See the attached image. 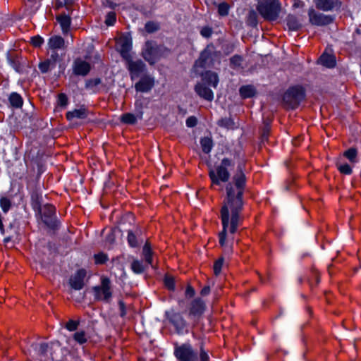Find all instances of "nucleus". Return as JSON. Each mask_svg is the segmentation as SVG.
<instances>
[{"label": "nucleus", "mask_w": 361, "mask_h": 361, "mask_svg": "<svg viewBox=\"0 0 361 361\" xmlns=\"http://www.w3.org/2000/svg\"><path fill=\"white\" fill-rule=\"evenodd\" d=\"M205 304L200 298L193 300L189 308V317L196 321L203 314Z\"/></svg>", "instance_id": "nucleus-9"}, {"label": "nucleus", "mask_w": 361, "mask_h": 361, "mask_svg": "<svg viewBox=\"0 0 361 361\" xmlns=\"http://www.w3.org/2000/svg\"><path fill=\"white\" fill-rule=\"evenodd\" d=\"M233 180L226 187L227 197L221 209L223 230L219 233V243L221 247L226 245L227 229L229 228L231 234L235 233L240 221L239 214L243 209V195L246 183V177L241 165L238 166Z\"/></svg>", "instance_id": "nucleus-1"}, {"label": "nucleus", "mask_w": 361, "mask_h": 361, "mask_svg": "<svg viewBox=\"0 0 361 361\" xmlns=\"http://www.w3.org/2000/svg\"><path fill=\"white\" fill-rule=\"evenodd\" d=\"M164 284L168 290H174L175 289V281L174 278L170 275H166L164 278Z\"/></svg>", "instance_id": "nucleus-41"}, {"label": "nucleus", "mask_w": 361, "mask_h": 361, "mask_svg": "<svg viewBox=\"0 0 361 361\" xmlns=\"http://www.w3.org/2000/svg\"><path fill=\"white\" fill-rule=\"evenodd\" d=\"M30 42L34 47H39L44 43V39L39 35H37L31 37Z\"/></svg>", "instance_id": "nucleus-48"}, {"label": "nucleus", "mask_w": 361, "mask_h": 361, "mask_svg": "<svg viewBox=\"0 0 361 361\" xmlns=\"http://www.w3.org/2000/svg\"><path fill=\"white\" fill-rule=\"evenodd\" d=\"M79 325L78 321H75L73 319H70L66 324V328L70 331H75L78 329V326Z\"/></svg>", "instance_id": "nucleus-49"}, {"label": "nucleus", "mask_w": 361, "mask_h": 361, "mask_svg": "<svg viewBox=\"0 0 361 361\" xmlns=\"http://www.w3.org/2000/svg\"><path fill=\"white\" fill-rule=\"evenodd\" d=\"M145 30L148 33H153L159 30V24L154 21H148L146 23L145 26Z\"/></svg>", "instance_id": "nucleus-37"}, {"label": "nucleus", "mask_w": 361, "mask_h": 361, "mask_svg": "<svg viewBox=\"0 0 361 361\" xmlns=\"http://www.w3.org/2000/svg\"><path fill=\"white\" fill-rule=\"evenodd\" d=\"M228 10L229 6L228 4L225 2L221 3L218 6V12L222 16H227L228 14Z\"/></svg>", "instance_id": "nucleus-46"}, {"label": "nucleus", "mask_w": 361, "mask_h": 361, "mask_svg": "<svg viewBox=\"0 0 361 361\" xmlns=\"http://www.w3.org/2000/svg\"><path fill=\"white\" fill-rule=\"evenodd\" d=\"M121 121L126 124H135L137 122L136 116L130 113H126L122 115Z\"/></svg>", "instance_id": "nucleus-35"}, {"label": "nucleus", "mask_w": 361, "mask_h": 361, "mask_svg": "<svg viewBox=\"0 0 361 361\" xmlns=\"http://www.w3.org/2000/svg\"><path fill=\"white\" fill-rule=\"evenodd\" d=\"M243 57L240 55H234L230 59V66L232 68H236L241 66Z\"/></svg>", "instance_id": "nucleus-38"}, {"label": "nucleus", "mask_w": 361, "mask_h": 361, "mask_svg": "<svg viewBox=\"0 0 361 361\" xmlns=\"http://www.w3.org/2000/svg\"><path fill=\"white\" fill-rule=\"evenodd\" d=\"M159 53V59L164 56H167L170 54V50L164 45H157Z\"/></svg>", "instance_id": "nucleus-51"}, {"label": "nucleus", "mask_w": 361, "mask_h": 361, "mask_svg": "<svg viewBox=\"0 0 361 361\" xmlns=\"http://www.w3.org/2000/svg\"><path fill=\"white\" fill-rule=\"evenodd\" d=\"M167 319L169 323L173 326L174 331L176 333L180 332L179 324L180 322V314L174 310H170L166 312Z\"/></svg>", "instance_id": "nucleus-17"}, {"label": "nucleus", "mask_w": 361, "mask_h": 361, "mask_svg": "<svg viewBox=\"0 0 361 361\" xmlns=\"http://www.w3.org/2000/svg\"><path fill=\"white\" fill-rule=\"evenodd\" d=\"M116 20V15L114 11L109 12L106 16L105 24L108 26L114 25Z\"/></svg>", "instance_id": "nucleus-42"}, {"label": "nucleus", "mask_w": 361, "mask_h": 361, "mask_svg": "<svg viewBox=\"0 0 361 361\" xmlns=\"http://www.w3.org/2000/svg\"><path fill=\"white\" fill-rule=\"evenodd\" d=\"M319 63L326 68H333L336 65L335 57L333 55L323 54L319 59Z\"/></svg>", "instance_id": "nucleus-24"}, {"label": "nucleus", "mask_w": 361, "mask_h": 361, "mask_svg": "<svg viewBox=\"0 0 361 361\" xmlns=\"http://www.w3.org/2000/svg\"><path fill=\"white\" fill-rule=\"evenodd\" d=\"M128 243L130 246L133 247H135L138 246V242L137 240V238L135 235L131 231H129L128 233Z\"/></svg>", "instance_id": "nucleus-44"}, {"label": "nucleus", "mask_w": 361, "mask_h": 361, "mask_svg": "<svg viewBox=\"0 0 361 361\" xmlns=\"http://www.w3.org/2000/svg\"><path fill=\"white\" fill-rule=\"evenodd\" d=\"M195 92L197 94L207 101H212L214 99L213 92L203 84H197L195 86Z\"/></svg>", "instance_id": "nucleus-19"}, {"label": "nucleus", "mask_w": 361, "mask_h": 361, "mask_svg": "<svg viewBox=\"0 0 361 361\" xmlns=\"http://www.w3.org/2000/svg\"><path fill=\"white\" fill-rule=\"evenodd\" d=\"M247 24L251 27H255L257 25V13L252 10L249 12L247 18Z\"/></svg>", "instance_id": "nucleus-36"}, {"label": "nucleus", "mask_w": 361, "mask_h": 361, "mask_svg": "<svg viewBox=\"0 0 361 361\" xmlns=\"http://www.w3.org/2000/svg\"><path fill=\"white\" fill-rule=\"evenodd\" d=\"M305 93L302 87L296 86L289 88L283 94V101L287 108L295 109L305 99Z\"/></svg>", "instance_id": "nucleus-5"}, {"label": "nucleus", "mask_w": 361, "mask_h": 361, "mask_svg": "<svg viewBox=\"0 0 361 361\" xmlns=\"http://www.w3.org/2000/svg\"><path fill=\"white\" fill-rule=\"evenodd\" d=\"M48 47L51 51H56V49H64L65 41L63 37L54 35L49 38L48 41Z\"/></svg>", "instance_id": "nucleus-20"}, {"label": "nucleus", "mask_w": 361, "mask_h": 361, "mask_svg": "<svg viewBox=\"0 0 361 361\" xmlns=\"http://www.w3.org/2000/svg\"><path fill=\"white\" fill-rule=\"evenodd\" d=\"M309 21L312 25L317 26H325L334 21V17L315 11L314 8L308 11Z\"/></svg>", "instance_id": "nucleus-6"}, {"label": "nucleus", "mask_w": 361, "mask_h": 361, "mask_svg": "<svg viewBox=\"0 0 361 361\" xmlns=\"http://www.w3.org/2000/svg\"><path fill=\"white\" fill-rule=\"evenodd\" d=\"M92 289L96 300L106 303L111 302L113 290L111 280L108 277L102 276L100 285L94 286Z\"/></svg>", "instance_id": "nucleus-3"}, {"label": "nucleus", "mask_w": 361, "mask_h": 361, "mask_svg": "<svg viewBox=\"0 0 361 361\" xmlns=\"http://www.w3.org/2000/svg\"><path fill=\"white\" fill-rule=\"evenodd\" d=\"M60 60L59 54L56 51H51L49 59L39 63V69L42 73H46L56 67V63Z\"/></svg>", "instance_id": "nucleus-11"}, {"label": "nucleus", "mask_w": 361, "mask_h": 361, "mask_svg": "<svg viewBox=\"0 0 361 361\" xmlns=\"http://www.w3.org/2000/svg\"><path fill=\"white\" fill-rule=\"evenodd\" d=\"M142 56L151 65L154 64L159 59L156 42L148 41L145 43Z\"/></svg>", "instance_id": "nucleus-7"}, {"label": "nucleus", "mask_w": 361, "mask_h": 361, "mask_svg": "<svg viewBox=\"0 0 361 361\" xmlns=\"http://www.w3.org/2000/svg\"><path fill=\"white\" fill-rule=\"evenodd\" d=\"M58 104L61 106L65 107L68 104V97L66 94L60 93L58 95Z\"/></svg>", "instance_id": "nucleus-52"}, {"label": "nucleus", "mask_w": 361, "mask_h": 361, "mask_svg": "<svg viewBox=\"0 0 361 361\" xmlns=\"http://www.w3.org/2000/svg\"><path fill=\"white\" fill-rule=\"evenodd\" d=\"M88 114V110L84 106H82L80 109H75L73 111H68L66 114V118L69 121L75 118L84 119L87 117Z\"/></svg>", "instance_id": "nucleus-18"}, {"label": "nucleus", "mask_w": 361, "mask_h": 361, "mask_svg": "<svg viewBox=\"0 0 361 361\" xmlns=\"http://www.w3.org/2000/svg\"><path fill=\"white\" fill-rule=\"evenodd\" d=\"M197 353L189 343L182 344V361H197Z\"/></svg>", "instance_id": "nucleus-15"}, {"label": "nucleus", "mask_w": 361, "mask_h": 361, "mask_svg": "<svg viewBox=\"0 0 361 361\" xmlns=\"http://www.w3.org/2000/svg\"><path fill=\"white\" fill-rule=\"evenodd\" d=\"M175 355L176 358L180 361V347H176L175 349Z\"/></svg>", "instance_id": "nucleus-63"}, {"label": "nucleus", "mask_w": 361, "mask_h": 361, "mask_svg": "<svg viewBox=\"0 0 361 361\" xmlns=\"http://www.w3.org/2000/svg\"><path fill=\"white\" fill-rule=\"evenodd\" d=\"M257 10L266 20L272 21L279 17L281 5L278 0L259 1Z\"/></svg>", "instance_id": "nucleus-4"}, {"label": "nucleus", "mask_w": 361, "mask_h": 361, "mask_svg": "<svg viewBox=\"0 0 361 361\" xmlns=\"http://www.w3.org/2000/svg\"><path fill=\"white\" fill-rule=\"evenodd\" d=\"M0 207L4 213H7L11 207V201L6 197L0 199Z\"/></svg>", "instance_id": "nucleus-39"}, {"label": "nucleus", "mask_w": 361, "mask_h": 361, "mask_svg": "<svg viewBox=\"0 0 361 361\" xmlns=\"http://www.w3.org/2000/svg\"><path fill=\"white\" fill-rule=\"evenodd\" d=\"M73 339L80 345L85 343L87 341L86 334L84 331L75 332L73 334Z\"/></svg>", "instance_id": "nucleus-33"}, {"label": "nucleus", "mask_w": 361, "mask_h": 361, "mask_svg": "<svg viewBox=\"0 0 361 361\" xmlns=\"http://www.w3.org/2000/svg\"><path fill=\"white\" fill-rule=\"evenodd\" d=\"M56 20L60 24L63 33L66 34L71 26V18L66 14H61L56 17Z\"/></svg>", "instance_id": "nucleus-23"}, {"label": "nucleus", "mask_w": 361, "mask_h": 361, "mask_svg": "<svg viewBox=\"0 0 361 361\" xmlns=\"http://www.w3.org/2000/svg\"><path fill=\"white\" fill-rule=\"evenodd\" d=\"M240 94L243 98H250L255 94V89L252 85H245L240 88Z\"/></svg>", "instance_id": "nucleus-28"}, {"label": "nucleus", "mask_w": 361, "mask_h": 361, "mask_svg": "<svg viewBox=\"0 0 361 361\" xmlns=\"http://www.w3.org/2000/svg\"><path fill=\"white\" fill-rule=\"evenodd\" d=\"M209 175L212 180V185H220V181L227 182L230 177V173L227 169H224L220 166L216 168V173L212 170L209 171Z\"/></svg>", "instance_id": "nucleus-8"}, {"label": "nucleus", "mask_w": 361, "mask_h": 361, "mask_svg": "<svg viewBox=\"0 0 361 361\" xmlns=\"http://www.w3.org/2000/svg\"><path fill=\"white\" fill-rule=\"evenodd\" d=\"M8 100L11 106L16 109L21 108L23 104L22 97L16 92H12L8 97Z\"/></svg>", "instance_id": "nucleus-27"}, {"label": "nucleus", "mask_w": 361, "mask_h": 361, "mask_svg": "<svg viewBox=\"0 0 361 361\" xmlns=\"http://www.w3.org/2000/svg\"><path fill=\"white\" fill-rule=\"evenodd\" d=\"M142 253L145 257V262L149 264H152V252L151 250L150 245L147 242L145 243V245L143 247Z\"/></svg>", "instance_id": "nucleus-32"}, {"label": "nucleus", "mask_w": 361, "mask_h": 361, "mask_svg": "<svg viewBox=\"0 0 361 361\" xmlns=\"http://www.w3.org/2000/svg\"><path fill=\"white\" fill-rule=\"evenodd\" d=\"M91 67L89 63L77 59L74 61L73 72L77 75L85 76L90 71Z\"/></svg>", "instance_id": "nucleus-14"}, {"label": "nucleus", "mask_w": 361, "mask_h": 361, "mask_svg": "<svg viewBox=\"0 0 361 361\" xmlns=\"http://www.w3.org/2000/svg\"><path fill=\"white\" fill-rule=\"evenodd\" d=\"M145 64L141 61H128V70L132 75H138L145 70Z\"/></svg>", "instance_id": "nucleus-21"}, {"label": "nucleus", "mask_w": 361, "mask_h": 361, "mask_svg": "<svg viewBox=\"0 0 361 361\" xmlns=\"http://www.w3.org/2000/svg\"><path fill=\"white\" fill-rule=\"evenodd\" d=\"M224 264V258H219L216 260L214 264V272L216 276H218L221 271V268Z\"/></svg>", "instance_id": "nucleus-47"}, {"label": "nucleus", "mask_w": 361, "mask_h": 361, "mask_svg": "<svg viewBox=\"0 0 361 361\" xmlns=\"http://www.w3.org/2000/svg\"><path fill=\"white\" fill-rule=\"evenodd\" d=\"M42 195L37 190H34L31 193V205L32 209L36 212L40 209L42 205Z\"/></svg>", "instance_id": "nucleus-22"}, {"label": "nucleus", "mask_w": 361, "mask_h": 361, "mask_svg": "<svg viewBox=\"0 0 361 361\" xmlns=\"http://www.w3.org/2000/svg\"><path fill=\"white\" fill-rule=\"evenodd\" d=\"M316 8L323 11H332L338 10L341 6L339 0H314Z\"/></svg>", "instance_id": "nucleus-10"}, {"label": "nucleus", "mask_w": 361, "mask_h": 361, "mask_svg": "<svg viewBox=\"0 0 361 361\" xmlns=\"http://www.w3.org/2000/svg\"><path fill=\"white\" fill-rule=\"evenodd\" d=\"M357 154V151L355 148H350L346 150L343 155L352 163L356 162V157Z\"/></svg>", "instance_id": "nucleus-34"}, {"label": "nucleus", "mask_w": 361, "mask_h": 361, "mask_svg": "<svg viewBox=\"0 0 361 361\" xmlns=\"http://www.w3.org/2000/svg\"><path fill=\"white\" fill-rule=\"evenodd\" d=\"M270 131V126L268 123H264V126L262 128V132L261 135V142H264L265 141H267L268 137L269 135Z\"/></svg>", "instance_id": "nucleus-45"}, {"label": "nucleus", "mask_w": 361, "mask_h": 361, "mask_svg": "<svg viewBox=\"0 0 361 361\" xmlns=\"http://www.w3.org/2000/svg\"><path fill=\"white\" fill-rule=\"evenodd\" d=\"M233 163L232 161L228 158H224L221 161V167H223L224 169H227L228 166H232Z\"/></svg>", "instance_id": "nucleus-59"}, {"label": "nucleus", "mask_w": 361, "mask_h": 361, "mask_svg": "<svg viewBox=\"0 0 361 361\" xmlns=\"http://www.w3.org/2000/svg\"><path fill=\"white\" fill-rule=\"evenodd\" d=\"M130 268L134 273L137 274L143 273L145 270V266L142 262L137 259H134L131 262Z\"/></svg>", "instance_id": "nucleus-30"}, {"label": "nucleus", "mask_w": 361, "mask_h": 361, "mask_svg": "<svg viewBox=\"0 0 361 361\" xmlns=\"http://www.w3.org/2000/svg\"><path fill=\"white\" fill-rule=\"evenodd\" d=\"M86 276V271L83 269L78 270L69 279V283L72 288L81 290L84 286V279Z\"/></svg>", "instance_id": "nucleus-12"}, {"label": "nucleus", "mask_w": 361, "mask_h": 361, "mask_svg": "<svg viewBox=\"0 0 361 361\" xmlns=\"http://www.w3.org/2000/svg\"><path fill=\"white\" fill-rule=\"evenodd\" d=\"M48 349H49L48 343H41L39 345V353L41 355H45L47 353Z\"/></svg>", "instance_id": "nucleus-58"}, {"label": "nucleus", "mask_w": 361, "mask_h": 361, "mask_svg": "<svg viewBox=\"0 0 361 361\" xmlns=\"http://www.w3.org/2000/svg\"><path fill=\"white\" fill-rule=\"evenodd\" d=\"M198 120L195 116H189L185 121L186 126L188 128H193L196 126Z\"/></svg>", "instance_id": "nucleus-53"}, {"label": "nucleus", "mask_w": 361, "mask_h": 361, "mask_svg": "<svg viewBox=\"0 0 361 361\" xmlns=\"http://www.w3.org/2000/svg\"><path fill=\"white\" fill-rule=\"evenodd\" d=\"M210 292V287L209 286H204L201 292H200V294L202 295V296H205V295H207Z\"/></svg>", "instance_id": "nucleus-62"}, {"label": "nucleus", "mask_w": 361, "mask_h": 361, "mask_svg": "<svg viewBox=\"0 0 361 361\" xmlns=\"http://www.w3.org/2000/svg\"><path fill=\"white\" fill-rule=\"evenodd\" d=\"M154 86V80L149 76L142 78L135 85L137 92H149Z\"/></svg>", "instance_id": "nucleus-16"}, {"label": "nucleus", "mask_w": 361, "mask_h": 361, "mask_svg": "<svg viewBox=\"0 0 361 361\" xmlns=\"http://www.w3.org/2000/svg\"><path fill=\"white\" fill-rule=\"evenodd\" d=\"M116 46L117 50L119 51L121 56L128 60L130 58L129 52L132 47L130 39L127 37H122L117 41Z\"/></svg>", "instance_id": "nucleus-13"}, {"label": "nucleus", "mask_w": 361, "mask_h": 361, "mask_svg": "<svg viewBox=\"0 0 361 361\" xmlns=\"http://www.w3.org/2000/svg\"><path fill=\"white\" fill-rule=\"evenodd\" d=\"M101 79L100 78H93V79H90L86 81V84H85V86L87 88H92L95 86H97L98 85H99L101 83Z\"/></svg>", "instance_id": "nucleus-54"}, {"label": "nucleus", "mask_w": 361, "mask_h": 361, "mask_svg": "<svg viewBox=\"0 0 361 361\" xmlns=\"http://www.w3.org/2000/svg\"><path fill=\"white\" fill-rule=\"evenodd\" d=\"M200 33L204 37L209 38L212 34V30L209 27H204L202 28Z\"/></svg>", "instance_id": "nucleus-55"}, {"label": "nucleus", "mask_w": 361, "mask_h": 361, "mask_svg": "<svg viewBox=\"0 0 361 361\" xmlns=\"http://www.w3.org/2000/svg\"><path fill=\"white\" fill-rule=\"evenodd\" d=\"M336 166L338 170L343 174L350 175L353 172L352 168L348 164L337 163Z\"/></svg>", "instance_id": "nucleus-40"}, {"label": "nucleus", "mask_w": 361, "mask_h": 361, "mask_svg": "<svg viewBox=\"0 0 361 361\" xmlns=\"http://www.w3.org/2000/svg\"><path fill=\"white\" fill-rule=\"evenodd\" d=\"M195 294V291L194 288L188 285L185 289V295L186 298H192Z\"/></svg>", "instance_id": "nucleus-56"}, {"label": "nucleus", "mask_w": 361, "mask_h": 361, "mask_svg": "<svg viewBox=\"0 0 361 361\" xmlns=\"http://www.w3.org/2000/svg\"><path fill=\"white\" fill-rule=\"evenodd\" d=\"M96 264H104L108 260V257L104 253H99L94 255Z\"/></svg>", "instance_id": "nucleus-50"}, {"label": "nucleus", "mask_w": 361, "mask_h": 361, "mask_svg": "<svg viewBox=\"0 0 361 361\" xmlns=\"http://www.w3.org/2000/svg\"><path fill=\"white\" fill-rule=\"evenodd\" d=\"M118 306H119V310H120V316L122 317H125L126 314V305H125V303L123 302V301L119 300Z\"/></svg>", "instance_id": "nucleus-57"}, {"label": "nucleus", "mask_w": 361, "mask_h": 361, "mask_svg": "<svg viewBox=\"0 0 361 361\" xmlns=\"http://www.w3.org/2000/svg\"><path fill=\"white\" fill-rule=\"evenodd\" d=\"M35 212L47 228L53 231L59 228V222L56 216L55 207L52 204H45Z\"/></svg>", "instance_id": "nucleus-2"}, {"label": "nucleus", "mask_w": 361, "mask_h": 361, "mask_svg": "<svg viewBox=\"0 0 361 361\" xmlns=\"http://www.w3.org/2000/svg\"><path fill=\"white\" fill-rule=\"evenodd\" d=\"M203 79L208 85L214 88L216 87L219 82L218 75L212 71H207L203 75Z\"/></svg>", "instance_id": "nucleus-25"}, {"label": "nucleus", "mask_w": 361, "mask_h": 361, "mask_svg": "<svg viewBox=\"0 0 361 361\" xmlns=\"http://www.w3.org/2000/svg\"><path fill=\"white\" fill-rule=\"evenodd\" d=\"M106 241L109 243L110 245L113 244L115 241V236L114 231H111L106 237Z\"/></svg>", "instance_id": "nucleus-61"}, {"label": "nucleus", "mask_w": 361, "mask_h": 361, "mask_svg": "<svg viewBox=\"0 0 361 361\" xmlns=\"http://www.w3.org/2000/svg\"><path fill=\"white\" fill-rule=\"evenodd\" d=\"M217 124L219 126L227 129H233L235 127V123L231 118H222L217 121Z\"/></svg>", "instance_id": "nucleus-31"}, {"label": "nucleus", "mask_w": 361, "mask_h": 361, "mask_svg": "<svg viewBox=\"0 0 361 361\" xmlns=\"http://www.w3.org/2000/svg\"><path fill=\"white\" fill-rule=\"evenodd\" d=\"M235 49V45L231 42H226L222 45L221 49L224 54L228 55L231 54Z\"/></svg>", "instance_id": "nucleus-43"}, {"label": "nucleus", "mask_w": 361, "mask_h": 361, "mask_svg": "<svg viewBox=\"0 0 361 361\" xmlns=\"http://www.w3.org/2000/svg\"><path fill=\"white\" fill-rule=\"evenodd\" d=\"M286 24L289 30L293 31L298 30L302 26L298 19L293 15H288L287 16Z\"/></svg>", "instance_id": "nucleus-26"}, {"label": "nucleus", "mask_w": 361, "mask_h": 361, "mask_svg": "<svg viewBox=\"0 0 361 361\" xmlns=\"http://www.w3.org/2000/svg\"><path fill=\"white\" fill-rule=\"evenodd\" d=\"M200 361H209V357L208 354L202 348H201L200 350Z\"/></svg>", "instance_id": "nucleus-60"}, {"label": "nucleus", "mask_w": 361, "mask_h": 361, "mask_svg": "<svg viewBox=\"0 0 361 361\" xmlns=\"http://www.w3.org/2000/svg\"><path fill=\"white\" fill-rule=\"evenodd\" d=\"M200 145L202 151L204 153L208 154L212 149L213 141L209 137H204L200 140Z\"/></svg>", "instance_id": "nucleus-29"}, {"label": "nucleus", "mask_w": 361, "mask_h": 361, "mask_svg": "<svg viewBox=\"0 0 361 361\" xmlns=\"http://www.w3.org/2000/svg\"><path fill=\"white\" fill-rule=\"evenodd\" d=\"M75 0H64L65 6L68 8L69 6H71Z\"/></svg>", "instance_id": "nucleus-64"}]
</instances>
